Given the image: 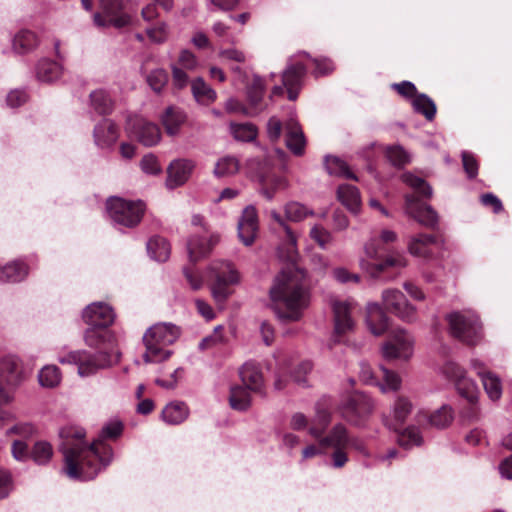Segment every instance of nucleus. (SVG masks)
Segmentation results:
<instances>
[{"label": "nucleus", "mask_w": 512, "mask_h": 512, "mask_svg": "<svg viewBox=\"0 0 512 512\" xmlns=\"http://www.w3.org/2000/svg\"><path fill=\"white\" fill-rule=\"evenodd\" d=\"M210 270L214 273V282L211 285L212 297L217 304L223 305L232 293L229 286L239 282V274L233 265L227 261L213 263Z\"/></svg>", "instance_id": "0eeeda50"}, {"label": "nucleus", "mask_w": 512, "mask_h": 512, "mask_svg": "<svg viewBox=\"0 0 512 512\" xmlns=\"http://www.w3.org/2000/svg\"><path fill=\"white\" fill-rule=\"evenodd\" d=\"M437 242L435 236L431 234H419L410 238L408 242V251L416 257L427 258L432 254V246Z\"/></svg>", "instance_id": "cd10ccee"}, {"label": "nucleus", "mask_w": 512, "mask_h": 512, "mask_svg": "<svg viewBox=\"0 0 512 512\" xmlns=\"http://www.w3.org/2000/svg\"><path fill=\"white\" fill-rule=\"evenodd\" d=\"M230 130L234 138L240 141L249 142L256 138L257 129L251 123L230 124Z\"/></svg>", "instance_id": "3c124183"}, {"label": "nucleus", "mask_w": 512, "mask_h": 512, "mask_svg": "<svg viewBox=\"0 0 512 512\" xmlns=\"http://www.w3.org/2000/svg\"><path fill=\"white\" fill-rule=\"evenodd\" d=\"M456 388L461 396L466 398L469 403L474 404L478 399L477 385L470 378L463 376L455 382Z\"/></svg>", "instance_id": "09e8293b"}, {"label": "nucleus", "mask_w": 512, "mask_h": 512, "mask_svg": "<svg viewBox=\"0 0 512 512\" xmlns=\"http://www.w3.org/2000/svg\"><path fill=\"white\" fill-rule=\"evenodd\" d=\"M284 212L286 219L293 222H300L314 214L313 210L296 201L288 202L284 206Z\"/></svg>", "instance_id": "c03bdc74"}, {"label": "nucleus", "mask_w": 512, "mask_h": 512, "mask_svg": "<svg viewBox=\"0 0 512 512\" xmlns=\"http://www.w3.org/2000/svg\"><path fill=\"white\" fill-rule=\"evenodd\" d=\"M350 436L347 428L342 424H336L328 436L322 437L319 443L322 447L348 448Z\"/></svg>", "instance_id": "7c9ffc66"}, {"label": "nucleus", "mask_w": 512, "mask_h": 512, "mask_svg": "<svg viewBox=\"0 0 512 512\" xmlns=\"http://www.w3.org/2000/svg\"><path fill=\"white\" fill-rule=\"evenodd\" d=\"M240 378L244 387L250 391L264 395L263 376L260 369L252 363H245L240 371Z\"/></svg>", "instance_id": "393cba45"}, {"label": "nucleus", "mask_w": 512, "mask_h": 512, "mask_svg": "<svg viewBox=\"0 0 512 512\" xmlns=\"http://www.w3.org/2000/svg\"><path fill=\"white\" fill-rule=\"evenodd\" d=\"M366 324L375 336L384 334L389 326V317L379 303H368L366 307Z\"/></svg>", "instance_id": "412c9836"}, {"label": "nucleus", "mask_w": 512, "mask_h": 512, "mask_svg": "<svg viewBox=\"0 0 512 512\" xmlns=\"http://www.w3.org/2000/svg\"><path fill=\"white\" fill-rule=\"evenodd\" d=\"M38 380L41 386L54 388L58 386L61 381L60 370L55 365H46L40 370Z\"/></svg>", "instance_id": "79ce46f5"}, {"label": "nucleus", "mask_w": 512, "mask_h": 512, "mask_svg": "<svg viewBox=\"0 0 512 512\" xmlns=\"http://www.w3.org/2000/svg\"><path fill=\"white\" fill-rule=\"evenodd\" d=\"M331 305L334 313L335 333L341 335L350 331L354 326V321L351 318L352 303L347 300L334 299Z\"/></svg>", "instance_id": "6ab92c4d"}, {"label": "nucleus", "mask_w": 512, "mask_h": 512, "mask_svg": "<svg viewBox=\"0 0 512 512\" xmlns=\"http://www.w3.org/2000/svg\"><path fill=\"white\" fill-rule=\"evenodd\" d=\"M146 33L153 43L161 44L167 40L168 28L165 23H159L154 27L148 28Z\"/></svg>", "instance_id": "e2e57ef3"}, {"label": "nucleus", "mask_w": 512, "mask_h": 512, "mask_svg": "<svg viewBox=\"0 0 512 512\" xmlns=\"http://www.w3.org/2000/svg\"><path fill=\"white\" fill-rule=\"evenodd\" d=\"M310 237L318 243V245L325 249L328 244L332 241V235L329 231H327L322 226H314L310 230Z\"/></svg>", "instance_id": "680f3d73"}, {"label": "nucleus", "mask_w": 512, "mask_h": 512, "mask_svg": "<svg viewBox=\"0 0 512 512\" xmlns=\"http://www.w3.org/2000/svg\"><path fill=\"white\" fill-rule=\"evenodd\" d=\"M162 124L170 136H175L179 133L181 126L186 121V114L182 109L177 107H167L161 116Z\"/></svg>", "instance_id": "c85d7f7f"}, {"label": "nucleus", "mask_w": 512, "mask_h": 512, "mask_svg": "<svg viewBox=\"0 0 512 512\" xmlns=\"http://www.w3.org/2000/svg\"><path fill=\"white\" fill-rule=\"evenodd\" d=\"M249 389L244 386H233L230 389L229 403L232 409L246 411L251 406Z\"/></svg>", "instance_id": "4c0bfd02"}, {"label": "nucleus", "mask_w": 512, "mask_h": 512, "mask_svg": "<svg viewBox=\"0 0 512 512\" xmlns=\"http://www.w3.org/2000/svg\"><path fill=\"white\" fill-rule=\"evenodd\" d=\"M382 303L385 309L399 319L411 323L417 319L416 308L410 304L405 295L398 289L389 288L382 292Z\"/></svg>", "instance_id": "9d476101"}, {"label": "nucleus", "mask_w": 512, "mask_h": 512, "mask_svg": "<svg viewBox=\"0 0 512 512\" xmlns=\"http://www.w3.org/2000/svg\"><path fill=\"white\" fill-rule=\"evenodd\" d=\"M405 212L428 228H435L438 224L437 212L430 205L421 203L414 194L405 196Z\"/></svg>", "instance_id": "f8f14e48"}, {"label": "nucleus", "mask_w": 512, "mask_h": 512, "mask_svg": "<svg viewBox=\"0 0 512 512\" xmlns=\"http://www.w3.org/2000/svg\"><path fill=\"white\" fill-rule=\"evenodd\" d=\"M103 328L104 327L91 326L86 330L84 339L88 346L99 348L104 343V341L110 337L109 332Z\"/></svg>", "instance_id": "5fc2aeb1"}, {"label": "nucleus", "mask_w": 512, "mask_h": 512, "mask_svg": "<svg viewBox=\"0 0 512 512\" xmlns=\"http://www.w3.org/2000/svg\"><path fill=\"white\" fill-rule=\"evenodd\" d=\"M131 133L145 146H154L161 139L159 127L143 118L136 117L129 124Z\"/></svg>", "instance_id": "dca6fc26"}, {"label": "nucleus", "mask_w": 512, "mask_h": 512, "mask_svg": "<svg viewBox=\"0 0 512 512\" xmlns=\"http://www.w3.org/2000/svg\"><path fill=\"white\" fill-rule=\"evenodd\" d=\"M478 375L481 377L483 387L492 401H497L502 395V384L500 378L492 372H483L480 370Z\"/></svg>", "instance_id": "ea45409f"}, {"label": "nucleus", "mask_w": 512, "mask_h": 512, "mask_svg": "<svg viewBox=\"0 0 512 512\" xmlns=\"http://www.w3.org/2000/svg\"><path fill=\"white\" fill-rule=\"evenodd\" d=\"M169 76L167 72L162 68H157L155 70H152L147 76L146 81L147 84L150 86V88L155 93L162 92L163 88L168 83Z\"/></svg>", "instance_id": "864d4df0"}, {"label": "nucleus", "mask_w": 512, "mask_h": 512, "mask_svg": "<svg viewBox=\"0 0 512 512\" xmlns=\"http://www.w3.org/2000/svg\"><path fill=\"white\" fill-rule=\"evenodd\" d=\"M52 455V446L46 441L36 442L31 451V458L39 465L48 463Z\"/></svg>", "instance_id": "603ef678"}, {"label": "nucleus", "mask_w": 512, "mask_h": 512, "mask_svg": "<svg viewBox=\"0 0 512 512\" xmlns=\"http://www.w3.org/2000/svg\"><path fill=\"white\" fill-rule=\"evenodd\" d=\"M259 222L257 210L254 206L249 205L244 208L242 215L238 221V237L245 246H251L258 233Z\"/></svg>", "instance_id": "ddd939ff"}, {"label": "nucleus", "mask_w": 512, "mask_h": 512, "mask_svg": "<svg viewBox=\"0 0 512 512\" xmlns=\"http://www.w3.org/2000/svg\"><path fill=\"white\" fill-rule=\"evenodd\" d=\"M386 157L396 167H402L410 161L409 154L399 145L387 147Z\"/></svg>", "instance_id": "4d7b16f0"}, {"label": "nucleus", "mask_w": 512, "mask_h": 512, "mask_svg": "<svg viewBox=\"0 0 512 512\" xmlns=\"http://www.w3.org/2000/svg\"><path fill=\"white\" fill-rule=\"evenodd\" d=\"M60 437L65 472L72 479H94L101 469L98 463L105 467L112 460V448L101 440L93 442L90 446L86 445L85 431L82 428H63Z\"/></svg>", "instance_id": "f257e3e1"}, {"label": "nucleus", "mask_w": 512, "mask_h": 512, "mask_svg": "<svg viewBox=\"0 0 512 512\" xmlns=\"http://www.w3.org/2000/svg\"><path fill=\"white\" fill-rule=\"evenodd\" d=\"M62 75V67L59 63L48 59L39 61L36 68V76L42 82H53Z\"/></svg>", "instance_id": "f704fd0d"}, {"label": "nucleus", "mask_w": 512, "mask_h": 512, "mask_svg": "<svg viewBox=\"0 0 512 512\" xmlns=\"http://www.w3.org/2000/svg\"><path fill=\"white\" fill-rule=\"evenodd\" d=\"M221 331H222L221 326L216 327L214 329V332L211 335H209L201 340V342L199 343V349L204 351V350L210 349V348L215 347L216 345L222 343L223 336L221 334Z\"/></svg>", "instance_id": "0e129e2a"}, {"label": "nucleus", "mask_w": 512, "mask_h": 512, "mask_svg": "<svg viewBox=\"0 0 512 512\" xmlns=\"http://www.w3.org/2000/svg\"><path fill=\"white\" fill-rule=\"evenodd\" d=\"M414 110L423 114L427 120H432L436 114V106L431 98L425 94L416 95L413 99Z\"/></svg>", "instance_id": "de8ad7c7"}, {"label": "nucleus", "mask_w": 512, "mask_h": 512, "mask_svg": "<svg viewBox=\"0 0 512 512\" xmlns=\"http://www.w3.org/2000/svg\"><path fill=\"white\" fill-rule=\"evenodd\" d=\"M272 309L282 321H299L309 307L311 292L305 273L293 266L280 271L269 289Z\"/></svg>", "instance_id": "f03ea898"}, {"label": "nucleus", "mask_w": 512, "mask_h": 512, "mask_svg": "<svg viewBox=\"0 0 512 512\" xmlns=\"http://www.w3.org/2000/svg\"><path fill=\"white\" fill-rule=\"evenodd\" d=\"M402 180L405 184L415 190L416 193L423 197L430 198L432 196L431 186L422 178L412 174L404 173Z\"/></svg>", "instance_id": "49530a36"}, {"label": "nucleus", "mask_w": 512, "mask_h": 512, "mask_svg": "<svg viewBox=\"0 0 512 512\" xmlns=\"http://www.w3.org/2000/svg\"><path fill=\"white\" fill-rule=\"evenodd\" d=\"M462 162L465 172L469 178H474L478 174V164L474 156L469 152H462Z\"/></svg>", "instance_id": "338daca9"}, {"label": "nucleus", "mask_w": 512, "mask_h": 512, "mask_svg": "<svg viewBox=\"0 0 512 512\" xmlns=\"http://www.w3.org/2000/svg\"><path fill=\"white\" fill-rule=\"evenodd\" d=\"M239 161L232 156H225L217 161L214 168V174L217 177L231 176L238 172Z\"/></svg>", "instance_id": "8fccbe9b"}, {"label": "nucleus", "mask_w": 512, "mask_h": 512, "mask_svg": "<svg viewBox=\"0 0 512 512\" xmlns=\"http://www.w3.org/2000/svg\"><path fill=\"white\" fill-rule=\"evenodd\" d=\"M338 199L345 205L351 212L357 213L360 208L361 199L360 193L355 186L343 184L337 190Z\"/></svg>", "instance_id": "473e14b6"}, {"label": "nucleus", "mask_w": 512, "mask_h": 512, "mask_svg": "<svg viewBox=\"0 0 512 512\" xmlns=\"http://www.w3.org/2000/svg\"><path fill=\"white\" fill-rule=\"evenodd\" d=\"M191 90L196 101L203 105H209L216 99V92L202 78L195 79L191 84Z\"/></svg>", "instance_id": "58836bf2"}, {"label": "nucleus", "mask_w": 512, "mask_h": 512, "mask_svg": "<svg viewBox=\"0 0 512 512\" xmlns=\"http://www.w3.org/2000/svg\"><path fill=\"white\" fill-rule=\"evenodd\" d=\"M106 208L114 223L129 228L137 226L145 212L143 201H130L120 197L109 198Z\"/></svg>", "instance_id": "39448f33"}, {"label": "nucleus", "mask_w": 512, "mask_h": 512, "mask_svg": "<svg viewBox=\"0 0 512 512\" xmlns=\"http://www.w3.org/2000/svg\"><path fill=\"white\" fill-rule=\"evenodd\" d=\"M269 216L274 221V223L277 224L278 227L285 233V241L283 242V247L286 249L285 257L290 261L294 260L297 252V239L290 226L287 224L286 217H282L280 213L274 209L269 212Z\"/></svg>", "instance_id": "b1692460"}, {"label": "nucleus", "mask_w": 512, "mask_h": 512, "mask_svg": "<svg viewBox=\"0 0 512 512\" xmlns=\"http://www.w3.org/2000/svg\"><path fill=\"white\" fill-rule=\"evenodd\" d=\"M147 251L152 259L164 262L170 256V245L165 238L155 236L147 242Z\"/></svg>", "instance_id": "c9c22d12"}, {"label": "nucleus", "mask_w": 512, "mask_h": 512, "mask_svg": "<svg viewBox=\"0 0 512 512\" xmlns=\"http://www.w3.org/2000/svg\"><path fill=\"white\" fill-rule=\"evenodd\" d=\"M28 274V268L23 262L14 261L0 266V282H19Z\"/></svg>", "instance_id": "72a5a7b5"}, {"label": "nucleus", "mask_w": 512, "mask_h": 512, "mask_svg": "<svg viewBox=\"0 0 512 512\" xmlns=\"http://www.w3.org/2000/svg\"><path fill=\"white\" fill-rule=\"evenodd\" d=\"M413 338L406 330L393 331L390 339L382 346V355L387 360L402 358L408 359L412 354Z\"/></svg>", "instance_id": "9b49d317"}, {"label": "nucleus", "mask_w": 512, "mask_h": 512, "mask_svg": "<svg viewBox=\"0 0 512 512\" xmlns=\"http://www.w3.org/2000/svg\"><path fill=\"white\" fill-rule=\"evenodd\" d=\"M443 373L454 382L466 375V372L457 363L452 361L444 364Z\"/></svg>", "instance_id": "774afa93"}, {"label": "nucleus", "mask_w": 512, "mask_h": 512, "mask_svg": "<svg viewBox=\"0 0 512 512\" xmlns=\"http://www.w3.org/2000/svg\"><path fill=\"white\" fill-rule=\"evenodd\" d=\"M62 364H74L78 367L80 377H89L95 375L98 371L108 368L112 365L110 355L106 351L90 353L84 350L72 351L65 356L59 357Z\"/></svg>", "instance_id": "423d86ee"}, {"label": "nucleus", "mask_w": 512, "mask_h": 512, "mask_svg": "<svg viewBox=\"0 0 512 512\" xmlns=\"http://www.w3.org/2000/svg\"><path fill=\"white\" fill-rule=\"evenodd\" d=\"M90 106L99 115H106L111 113L113 101L105 90L98 89L90 93Z\"/></svg>", "instance_id": "e433bc0d"}, {"label": "nucleus", "mask_w": 512, "mask_h": 512, "mask_svg": "<svg viewBox=\"0 0 512 512\" xmlns=\"http://www.w3.org/2000/svg\"><path fill=\"white\" fill-rule=\"evenodd\" d=\"M287 187L288 181L284 177L274 176L270 180L263 181L260 193L271 201L277 192L285 190Z\"/></svg>", "instance_id": "37998d69"}, {"label": "nucleus", "mask_w": 512, "mask_h": 512, "mask_svg": "<svg viewBox=\"0 0 512 512\" xmlns=\"http://www.w3.org/2000/svg\"><path fill=\"white\" fill-rule=\"evenodd\" d=\"M453 419L451 408L442 406L429 416V424L436 428L447 427Z\"/></svg>", "instance_id": "6e6d98bb"}, {"label": "nucleus", "mask_w": 512, "mask_h": 512, "mask_svg": "<svg viewBox=\"0 0 512 512\" xmlns=\"http://www.w3.org/2000/svg\"><path fill=\"white\" fill-rule=\"evenodd\" d=\"M331 421V415L328 411L322 409L318 410L316 416L312 420L309 428V434L316 438L321 439L323 434Z\"/></svg>", "instance_id": "a18cd8bd"}, {"label": "nucleus", "mask_w": 512, "mask_h": 512, "mask_svg": "<svg viewBox=\"0 0 512 512\" xmlns=\"http://www.w3.org/2000/svg\"><path fill=\"white\" fill-rule=\"evenodd\" d=\"M306 72L307 69L304 64L293 62L290 59L287 68L282 74L283 86L287 89L289 100L294 101L297 99Z\"/></svg>", "instance_id": "4468645a"}, {"label": "nucleus", "mask_w": 512, "mask_h": 512, "mask_svg": "<svg viewBox=\"0 0 512 512\" xmlns=\"http://www.w3.org/2000/svg\"><path fill=\"white\" fill-rule=\"evenodd\" d=\"M325 167L330 175L340 176L357 181L356 175L350 171L347 163L338 157L327 156L325 158Z\"/></svg>", "instance_id": "a19ab883"}, {"label": "nucleus", "mask_w": 512, "mask_h": 512, "mask_svg": "<svg viewBox=\"0 0 512 512\" xmlns=\"http://www.w3.org/2000/svg\"><path fill=\"white\" fill-rule=\"evenodd\" d=\"M446 320L450 334L467 345H476L483 336L479 317L472 311H456L448 314Z\"/></svg>", "instance_id": "20e7f679"}, {"label": "nucleus", "mask_w": 512, "mask_h": 512, "mask_svg": "<svg viewBox=\"0 0 512 512\" xmlns=\"http://www.w3.org/2000/svg\"><path fill=\"white\" fill-rule=\"evenodd\" d=\"M286 144L287 147L296 155H301L304 151V134L295 119H289L285 123Z\"/></svg>", "instance_id": "bb28decb"}, {"label": "nucleus", "mask_w": 512, "mask_h": 512, "mask_svg": "<svg viewBox=\"0 0 512 512\" xmlns=\"http://www.w3.org/2000/svg\"><path fill=\"white\" fill-rule=\"evenodd\" d=\"M100 8L105 16L110 17L112 26L121 28L130 23V17L122 13L123 0H100Z\"/></svg>", "instance_id": "5701e85b"}, {"label": "nucleus", "mask_w": 512, "mask_h": 512, "mask_svg": "<svg viewBox=\"0 0 512 512\" xmlns=\"http://www.w3.org/2000/svg\"><path fill=\"white\" fill-rule=\"evenodd\" d=\"M39 44L37 35L30 30H20L12 40L13 50L18 54H27L33 51Z\"/></svg>", "instance_id": "c756f323"}, {"label": "nucleus", "mask_w": 512, "mask_h": 512, "mask_svg": "<svg viewBox=\"0 0 512 512\" xmlns=\"http://www.w3.org/2000/svg\"><path fill=\"white\" fill-rule=\"evenodd\" d=\"M412 407V403L407 397H397L392 407V419L385 420V425L389 429L397 431L410 415Z\"/></svg>", "instance_id": "a878e982"}, {"label": "nucleus", "mask_w": 512, "mask_h": 512, "mask_svg": "<svg viewBox=\"0 0 512 512\" xmlns=\"http://www.w3.org/2000/svg\"><path fill=\"white\" fill-rule=\"evenodd\" d=\"M221 236L218 233H211L208 237L192 236L187 242L189 258L192 262L207 257L213 248L220 242Z\"/></svg>", "instance_id": "f3484780"}, {"label": "nucleus", "mask_w": 512, "mask_h": 512, "mask_svg": "<svg viewBox=\"0 0 512 512\" xmlns=\"http://www.w3.org/2000/svg\"><path fill=\"white\" fill-rule=\"evenodd\" d=\"M194 166L193 161L187 159L172 161L167 168L166 187L175 189L184 185L189 179Z\"/></svg>", "instance_id": "a211bd4d"}, {"label": "nucleus", "mask_w": 512, "mask_h": 512, "mask_svg": "<svg viewBox=\"0 0 512 512\" xmlns=\"http://www.w3.org/2000/svg\"><path fill=\"white\" fill-rule=\"evenodd\" d=\"M397 441L400 446L408 449L420 445L422 438L415 427H409L398 435Z\"/></svg>", "instance_id": "13d9d810"}, {"label": "nucleus", "mask_w": 512, "mask_h": 512, "mask_svg": "<svg viewBox=\"0 0 512 512\" xmlns=\"http://www.w3.org/2000/svg\"><path fill=\"white\" fill-rule=\"evenodd\" d=\"M381 371L383 373L384 380V384L380 385L381 391L387 392L398 390L401 386L400 376L397 373L390 371L384 367H381Z\"/></svg>", "instance_id": "bf43d9fd"}, {"label": "nucleus", "mask_w": 512, "mask_h": 512, "mask_svg": "<svg viewBox=\"0 0 512 512\" xmlns=\"http://www.w3.org/2000/svg\"><path fill=\"white\" fill-rule=\"evenodd\" d=\"M140 166L142 171L149 175H157L162 171L161 165L157 157L153 154L145 155L141 159Z\"/></svg>", "instance_id": "052dcab7"}, {"label": "nucleus", "mask_w": 512, "mask_h": 512, "mask_svg": "<svg viewBox=\"0 0 512 512\" xmlns=\"http://www.w3.org/2000/svg\"><path fill=\"white\" fill-rule=\"evenodd\" d=\"M180 330L170 323H158L150 327L143 335L145 363H158L167 360L172 351L167 347L173 344L179 337Z\"/></svg>", "instance_id": "7ed1b4c3"}, {"label": "nucleus", "mask_w": 512, "mask_h": 512, "mask_svg": "<svg viewBox=\"0 0 512 512\" xmlns=\"http://www.w3.org/2000/svg\"><path fill=\"white\" fill-rule=\"evenodd\" d=\"M0 379L7 386L17 388L24 379L21 362L13 356L3 358L0 361Z\"/></svg>", "instance_id": "aec40b11"}, {"label": "nucleus", "mask_w": 512, "mask_h": 512, "mask_svg": "<svg viewBox=\"0 0 512 512\" xmlns=\"http://www.w3.org/2000/svg\"><path fill=\"white\" fill-rule=\"evenodd\" d=\"M123 431V424L119 420H113L107 423L101 431L102 438H117Z\"/></svg>", "instance_id": "69168bd1"}, {"label": "nucleus", "mask_w": 512, "mask_h": 512, "mask_svg": "<svg viewBox=\"0 0 512 512\" xmlns=\"http://www.w3.org/2000/svg\"><path fill=\"white\" fill-rule=\"evenodd\" d=\"M118 137V128L109 119H103L94 128L95 144L102 149L113 146Z\"/></svg>", "instance_id": "4be33fe9"}, {"label": "nucleus", "mask_w": 512, "mask_h": 512, "mask_svg": "<svg viewBox=\"0 0 512 512\" xmlns=\"http://www.w3.org/2000/svg\"><path fill=\"white\" fill-rule=\"evenodd\" d=\"M82 317L90 326L108 327L113 323L115 314L112 307L108 304L95 302L84 309Z\"/></svg>", "instance_id": "2eb2a0df"}, {"label": "nucleus", "mask_w": 512, "mask_h": 512, "mask_svg": "<svg viewBox=\"0 0 512 512\" xmlns=\"http://www.w3.org/2000/svg\"><path fill=\"white\" fill-rule=\"evenodd\" d=\"M383 250L379 240L373 238L365 245L367 259L362 260V268L373 278H378L389 267H404L406 260L402 256H389L380 261V252Z\"/></svg>", "instance_id": "6e6552de"}, {"label": "nucleus", "mask_w": 512, "mask_h": 512, "mask_svg": "<svg viewBox=\"0 0 512 512\" xmlns=\"http://www.w3.org/2000/svg\"><path fill=\"white\" fill-rule=\"evenodd\" d=\"M373 409L372 399L359 392L350 395L339 407L341 416L353 425H360Z\"/></svg>", "instance_id": "1a4fd4ad"}, {"label": "nucleus", "mask_w": 512, "mask_h": 512, "mask_svg": "<svg viewBox=\"0 0 512 512\" xmlns=\"http://www.w3.org/2000/svg\"><path fill=\"white\" fill-rule=\"evenodd\" d=\"M189 415V409L183 402H171L162 410V419L170 425L182 423Z\"/></svg>", "instance_id": "2f4dec72"}]
</instances>
